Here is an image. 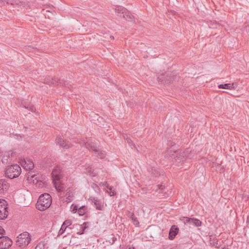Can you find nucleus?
<instances>
[{
	"label": "nucleus",
	"instance_id": "nucleus-43",
	"mask_svg": "<svg viewBox=\"0 0 249 249\" xmlns=\"http://www.w3.org/2000/svg\"><path fill=\"white\" fill-rule=\"evenodd\" d=\"M128 249H135L134 247H133V248H130Z\"/></svg>",
	"mask_w": 249,
	"mask_h": 249
},
{
	"label": "nucleus",
	"instance_id": "nucleus-26",
	"mask_svg": "<svg viewBox=\"0 0 249 249\" xmlns=\"http://www.w3.org/2000/svg\"><path fill=\"white\" fill-rule=\"evenodd\" d=\"M152 173L155 175L156 177H157L158 175H163V172H160L159 169L156 168L155 167H153L151 168Z\"/></svg>",
	"mask_w": 249,
	"mask_h": 249
},
{
	"label": "nucleus",
	"instance_id": "nucleus-30",
	"mask_svg": "<svg viewBox=\"0 0 249 249\" xmlns=\"http://www.w3.org/2000/svg\"><path fill=\"white\" fill-rule=\"evenodd\" d=\"M62 224L67 229L69 228V226L72 224V221L69 219L66 220L63 222ZM70 229L71 230V228H70Z\"/></svg>",
	"mask_w": 249,
	"mask_h": 249
},
{
	"label": "nucleus",
	"instance_id": "nucleus-11",
	"mask_svg": "<svg viewBox=\"0 0 249 249\" xmlns=\"http://www.w3.org/2000/svg\"><path fill=\"white\" fill-rule=\"evenodd\" d=\"M190 151L188 150H178L177 154V158L176 159V161L178 162H180L186 160L189 157Z\"/></svg>",
	"mask_w": 249,
	"mask_h": 249
},
{
	"label": "nucleus",
	"instance_id": "nucleus-22",
	"mask_svg": "<svg viewBox=\"0 0 249 249\" xmlns=\"http://www.w3.org/2000/svg\"><path fill=\"white\" fill-rule=\"evenodd\" d=\"M66 201L67 202H70L72 200L73 197V193L71 190H67V192L66 194Z\"/></svg>",
	"mask_w": 249,
	"mask_h": 249
},
{
	"label": "nucleus",
	"instance_id": "nucleus-10",
	"mask_svg": "<svg viewBox=\"0 0 249 249\" xmlns=\"http://www.w3.org/2000/svg\"><path fill=\"white\" fill-rule=\"evenodd\" d=\"M44 83L48 84L49 85L51 84H55L58 85L60 84L62 86H66L67 82L63 79H57V78H52L50 77H46L44 79Z\"/></svg>",
	"mask_w": 249,
	"mask_h": 249
},
{
	"label": "nucleus",
	"instance_id": "nucleus-21",
	"mask_svg": "<svg viewBox=\"0 0 249 249\" xmlns=\"http://www.w3.org/2000/svg\"><path fill=\"white\" fill-rule=\"evenodd\" d=\"M126 20L129 21H132L133 20L134 16L132 15V14L127 10L125 13V18H124Z\"/></svg>",
	"mask_w": 249,
	"mask_h": 249
},
{
	"label": "nucleus",
	"instance_id": "nucleus-6",
	"mask_svg": "<svg viewBox=\"0 0 249 249\" xmlns=\"http://www.w3.org/2000/svg\"><path fill=\"white\" fill-rule=\"evenodd\" d=\"M7 206L6 201L3 199H0V219L1 220H4L8 216Z\"/></svg>",
	"mask_w": 249,
	"mask_h": 249
},
{
	"label": "nucleus",
	"instance_id": "nucleus-25",
	"mask_svg": "<svg viewBox=\"0 0 249 249\" xmlns=\"http://www.w3.org/2000/svg\"><path fill=\"white\" fill-rule=\"evenodd\" d=\"M107 188L109 190V191H107V192L110 196H114L116 195V193L113 187L107 185Z\"/></svg>",
	"mask_w": 249,
	"mask_h": 249
},
{
	"label": "nucleus",
	"instance_id": "nucleus-12",
	"mask_svg": "<svg viewBox=\"0 0 249 249\" xmlns=\"http://www.w3.org/2000/svg\"><path fill=\"white\" fill-rule=\"evenodd\" d=\"M89 200L94 205L96 209L98 210L103 211L104 209V206L101 200L97 197L90 196Z\"/></svg>",
	"mask_w": 249,
	"mask_h": 249
},
{
	"label": "nucleus",
	"instance_id": "nucleus-44",
	"mask_svg": "<svg viewBox=\"0 0 249 249\" xmlns=\"http://www.w3.org/2000/svg\"><path fill=\"white\" fill-rule=\"evenodd\" d=\"M115 240H116V238L113 239V241H114Z\"/></svg>",
	"mask_w": 249,
	"mask_h": 249
},
{
	"label": "nucleus",
	"instance_id": "nucleus-35",
	"mask_svg": "<svg viewBox=\"0 0 249 249\" xmlns=\"http://www.w3.org/2000/svg\"><path fill=\"white\" fill-rule=\"evenodd\" d=\"M71 208L72 209V211L73 213H75L77 211L78 212V206L77 205H72L71 206Z\"/></svg>",
	"mask_w": 249,
	"mask_h": 249
},
{
	"label": "nucleus",
	"instance_id": "nucleus-8",
	"mask_svg": "<svg viewBox=\"0 0 249 249\" xmlns=\"http://www.w3.org/2000/svg\"><path fill=\"white\" fill-rule=\"evenodd\" d=\"M55 143L57 145L65 149H69L71 146V144L69 141L64 140L60 136H57L55 139Z\"/></svg>",
	"mask_w": 249,
	"mask_h": 249
},
{
	"label": "nucleus",
	"instance_id": "nucleus-29",
	"mask_svg": "<svg viewBox=\"0 0 249 249\" xmlns=\"http://www.w3.org/2000/svg\"><path fill=\"white\" fill-rule=\"evenodd\" d=\"M10 158V154L7 153L6 154L4 155L1 161L3 164H6L8 162V159Z\"/></svg>",
	"mask_w": 249,
	"mask_h": 249
},
{
	"label": "nucleus",
	"instance_id": "nucleus-39",
	"mask_svg": "<svg viewBox=\"0 0 249 249\" xmlns=\"http://www.w3.org/2000/svg\"><path fill=\"white\" fill-rule=\"evenodd\" d=\"M4 233V229L0 226V235H3Z\"/></svg>",
	"mask_w": 249,
	"mask_h": 249
},
{
	"label": "nucleus",
	"instance_id": "nucleus-36",
	"mask_svg": "<svg viewBox=\"0 0 249 249\" xmlns=\"http://www.w3.org/2000/svg\"><path fill=\"white\" fill-rule=\"evenodd\" d=\"M9 4V2L8 0H0V5Z\"/></svg>",
	"mask_w": 249,
	"mask_h": 249
},
{
	"label": "nucleus",
	"instance_id": "nucleus-42",
	"mask_svg": "<svg viewBox=\"0 0 249 249\" xmlns=\"http://www.w3.org/2000/svg\"><path fill=\"white\" fill-rule=\"evenodd\" d=\"M84 230H85V228L83 229V231H84ZM83 231H82V232H78V234H83Z\"/></svg>",
	"mask_w": 249,
	"mask_h": 249
},
{
	"label": "nucleus",
	"instance_id": "nucleus-4",
	"mask_svg": "<svg viewBox=\"0 0 249 249\" xmlns=\"http://www.w3.org/2000/svg\"><path fill=\"white\" fill-rule=\"evenodd\" d=\"M31 241L30 234L28 232H23L17 237L16 244L20 248H24Z\"/></svg>",
	"mask_w": 249,
	"mask_h": 249
},
{
	"label": "nucleus",
	"instance_id": "nucleus-34",
	"mask_svg": "<svg viewBox=\"0 0 249 249\" xmlns=\"http://www.w3.org/2000/svg\"><path fill=\"white\" fill-rule=\"evenodd\" d=\"M124 138L125 139L126 142L128 144H129L130 145L132 143V141L130 139V138L127 137L126 135L124 136Z\"/></svg>",
	"mask_w": 249,
	"mask_h": 249
},
{
	"label": "nucleus",
	"instance_id": "nucleus-41",
	"mask_svg": "<svg viewBox=\"0 0 249 249\" xmlns=\"http://www.w3.org/2000/svg\"><path fill=\"white\" fill-rule=\"evenodd\" d=\"M110 38L111 39H114V37L113 36H110Z\"/></svg>",
	"mask_w": 249,
	"mask_h": 249
},
{
	"label": "nucleus",
	"instance_id": "nucleus-40",
	"mask_svg": "<svg viewBox=\"0 0 249 249\" xmlns=\"http://www.w3.org/2000/svg\"><path fill=\"white\" fill-rule=\"evenodd\" d=\"M247 223L248 224V227L249 228V216H248L247 219Z\"/></svg>",
	"mask_w": 249,
	"mask_h": 249
},
{
	"label": "nucleus",
	"instance_id": "nucleus-15",
	"mask_svg": "<svg viewBox=\"0 0 249 249\" xmlns=\"http://www.w3.org/2000/svg\"><path fill=\"white\" fill-rule=\"evenodd\" d=\"M27 179L30 182L34 184H37L38 182L37 179V175H36L32 172H29L26 174Z\"/></svg>",
	"mask_w": 249,
	"mask_h": 249
},
{
	"label": "nucleus",
	"instance_id": "nucleus-24",
	"mask_svg": "<svg viewBox=\"0 0 249 249\" xmlns=\"http://www.w3.org/2000/svg\"><path fill=\"white\" fill-rule=\"evenodd\" d=\"M218 87L219 89H231L233 88V85L231 84H220Z\"/></svg>",
	"mask_w": 249,
	"mask_h": 249
},
{
	"label": "nucleus",
	"instance_id": "nucleus-5",
	"mask_svg": "<svg viewBox=\"0 0 249 249\" xmlns=\"http://www.w3.org/2000/svg\"><path fill=\"white\" fill-rule=\"evenodd\" d=\"M180 220L186 226L191 228L192 227H199L201 225V222L198 219L183 217Z\"/></svg>",
	"mask_w": 249,
	"mask_h": 249
},
{
	"label": "nucleus",
	"instance_id": "nucleus-20",
	"mask_svg": "<svg viewBox=\"0 0 249 249\" xmlns=\"http://www.w3.org/2000/svg\"><path fill=\"white\" fill-rule=\"evenodd\" d=\"M131 220L133 222L134 225L136 226H139V222L137 220V218L135 217V215L134 213L129 212V215H128Z\"/></svg>",
	"mask_w": 249,
	"mask_h": 249
},
{
	"label": "nucleus",
	"instance_id": "nucleus-2",
	"mask_svg": "<svg viewBox=\"0 0 249 249\" xmlns=\"http://www.w3.org/2000/svg\"><path fill=\"white\" fill-rule=\"evenodd\" d=\"M21 169L20 167L16 164L8 166L5 169V176L10 179H13L18 177L21 174Z\"/></svg>",
	"mask_w": 249,
	"mask_h": 249
},
{
	"label": "nucleus",
	"instance_id": "nucleus-16",
	"mask_svg": "<svg viewBox=\"0 0 249 249\" xmlns=\"http://www.w3.org/2000/svg\"><path fill=\"white\" fill-rule=\"evenodd\" d=\"M9 186V184L5 179H0V194H3L7 191Z\"/></svg>",
	"mask_w": 249,
	"mask_h": 249
},
{
	"label": "nucleus",
	"instance_id": "nucleus-7",
	"mask_svg": "<svg viewBox=\"0 0 249 249\" xmlns=\"http://www.w3.org/2000/svg\"><path fill=\"white\" fill-rule=\"evenodd\" d=\"M158 81L163 83L169 84L174 79V75L171 71H167L165 73L159 75Z\"/></svg>",
	"mask_w": 249,
	"mask_h": 249
},
{
	"label": "nucleus",
	"instance_id": "nucleus-31",
	"mask_svg": "<svg viewBox=\"0 0 249 249\" xmlns=\"http://www.w3.org/2000/svg\"><path fill=\"white\" fill-rule=\"evenodd\" d=\"M35 249H45L44 243L43 242H39L36 246Z\"/></svg>",
	"mask_w": 249,
	"mask_h": 249
},
{
	"label": "nucleus",
	"instance_id": "nucleus-27",
	"mask_svg": "<svg viewBox=\"0 0 249 249\" xmlns=\"http://www.w3.org/2000/svg\"><path fill=\"white\" fill-rule=\"evenodd\" d=\"M96 156L100 158V159H103L105 157L106 155V153L105 151L103 150H99L98 149V152H97L96 153H95Z\"/></svg>",
	"mask_w": 249,
	"mask_h": 249
},
{
	"label": "nucleus",
	"instance_id": "nucleus-33",
	"mask_svg": "<svg viewBox=\"0 0 249 249\" xmlns=\"http://www.w3.org/2000/svg\"><path fill=\"white\" fill-rule=\"evenodd\" d=\"M67 228L64 226V225L62 224L61 225L60 229L58 231V235L63 234L64 233V232L67 230Z\"/></svg>",
	"mask_w": 249,
	"mask_h": 249
},
{
	"label": "nucleus",
	"instance_id": "nucleus-3",
	"mask_svg": "<svg viewBox=\"0 0 249 249\" xmlns=\"http://www.w3.org/2000/svg\"><path fill=\"white\" fill-rule=\"evenodd\" d=\"M76 143L80 144L82 146H85L87 149L89 151H92L95 153L98 152V147L96 144L93 142L91 140H86L81 139H79L75 142Z\"/></svg>",
	"mask_w": 249,
	"mask_h": 249
},
{
	"label": "nucleus",
	"instance_id": "nucleus-32",
	"mask_svg": "<svg viewBox=\"0 0 249 249\" xmlns=\"http://www.w3.org/2000/svg\"><path fill=\"white\" fill-rule=\"evenodd\" d=\"M92 188L95 191V192L98 194H99L100 192V188L96 184L93 183L92 185Z\"/></svg>",
	"mask_w": 249,
	"mask_h": 249
},
{
	"label": "nucleus",
	"instance_id": "nucleus-37",
	"mask_svg": "<svg viewBox=\"0 0 249 249\" xmlns=\"http://www.w3.org/2000/svg\"><path fill=\"white\" fill-rule=\"evenodd\" d=\"M25 107L26 108H27L28 109H29V110H30L31 111H32V112H34V110H35V107L34 106H28V107Z\"/></svg>",
	"mask_w": 249,
	"mask_h": 249
},
{
	"label": "nucleus",
	"instance_id": "nucleus-23",
	"mask_svg": "<svg viewBox=\"0 0 249 249\" xmlns=\"http://www.w3.org/2000/svg\"><path fill=\"white\" fill-rule=\"evenodd\" d=\"M210 243L215 248H219L221 246V243L219 242L217 240L214 239L213 240L212 238H210Z\"/></svg>",
	"mask_w": 249,
	"mask_h": 249
},
{
	"label": "nucleus",
	"instance_id": "nucleus-13",
	"mask_svg": "<svg viewBox=\"0 0 249 249\" xmlns=\"http://www.w3.org/2000/svg\"><path fill=\"white\" fill-rule=\"evenodd\" d=\"M62 168L60 166H56L53 169L52 175L53 180L58 181L62 177Z\"/></svg>",
	"mask_w": 249,
	"mask_h": 249
},
{
	"label": "nucleus",
	"instance_id": "nucleus-14",
	"mask_svg": "<svg viewBox=\"0 0 249 249\" xmlns=\"http://www.w3.org/2000/svg\"><path fill=\"white\" fill-rule=\"evenodd\" d=\"M177 153V150H175L172 148H171L166 151L165 156L170 160H175L176 161L178 156Z\"/></svg>",
	"mask_w": 249,
	"mask_h": 249
},
{
	"label": "nucleus",
	"instance_id": "nucleus-1",
	"mask_svg": "<svg viewBox=\"0 0 249 249\" xmlns=\"http://www.w3.org/2000/svg\"><path fill=\"white\" fill-rule=\"evenodd\" d=\"M52 199L49 194L41 195L38 198L36 207L40 211H44L48 208L52 204Z\"/></svg>",
	"mask_w": 249,
	"mask_h": 249
},
{
	"label": "nucleus",
	"instance_id": "nucleus-18",
	"mask_svg": "<svg viewBox=\"0 0 249 249\" xmlns=\"http://www.w3.org/2000/svg\"><path fill=\"white\" fill-rule=\"evenodd\" d=\"M127 9L121 6H117L115 8V11L118 16L125 18V13Z\"/></svg>",
	"mask_w": 249,
	"mask_h": 249
},
{
	"label": "nucleus",
	"instance_id": "nucleus-38",
	"mask_svg": "<svg viewBox=\"0 0 249 249\" xmlns=\"http://www.w3.org/2000/svg\"><path fill=\"white\" fill-rule=\"evenodd\" d=\"M99 185L100 186H106L107 188V186L109 185L107 182H101Z\"/></svg>",
	"mask_w": 249,
	"mask_h": 249
},
{
	"label": "nucleus",
	"instance_id": "nucleus-19",
	"mask_svg": "<svg viewBox=\"0 0 249 249\" xmlns=\"http://www.w3.org/2000/svg\"><path fill=\"white\" fill-rule=\"evenodd\" d=\"M22 164L26 170H31L34 167L33 162L30 160H24V161H22Z\"/></svg>",
	"mask_w": 249,
	"mask_h": 249
},
{
	"label": "nucleus",
	"instance_id": "nucleus-9",
	"mask_svg": "<svg viewBox=\"0 0 249 249\" xmlns=\"http://www.w3.org/2000/svg\"><path fill=\"white\" fill-rule=\"evenodd\" d=\"M12 244V241L7 236H0V249L9 248Z\"/></svg>",
	"mask_w": 249,
	"mask_h": 249
},
{
	"label": "nucleus",
	"instance_id": "nucleus-28",
	"mask_svg": "<svg viewBox=\"0 0 249 249\" xmlns=\"http://www.w3.org/2000/svg\"><path fill=\"white\" fill-rule=\"evenodd\" d=\"M87 208L85 206H82L78 208V213L80 215H83L86 213Z\"/></svg>",
	"mask_w": 249,
	"mask_h": 249
},
{
	"label": "nucleus",
	"instance_id": "nucleus-17",
	"mask_svg": "<svg viewBox=\"0 0 249 249\" xmlns=\"http://www.w3.org/2000/svg\"><path fill=\"white\" fill-rule=\"evenodd\" d=\"M179 229L174 225L171 227L169 233V238L171 240L173 239L178 234Z\"/></svg>",
	"mask_w": 249,
	"mask_h": 249
}]
</instances>
